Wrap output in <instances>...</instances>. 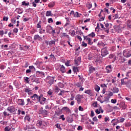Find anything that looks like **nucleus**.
Instances as JSON below:
<instances>
[{
  "label": "nucleus",
  "instance_id": "obj_40",
  "mask_svg": "<svg viewBox=\"0 0 131 131\" xmlns=\"http://www.w3.org/2000/svg\"><path fill=\"white\" fill-rule=\"evenodd\" d=\"M92 106H93V107H94V108H97L98 107V102L96 101V102H94L92 104Z\"/></svg>",
  "mask_w": 131,
  "mask_h": 131
},
{
  "label": "nucleus",
  "instance_id": "obj_42",
  "mask_svg": "<svg viewBox=\"0 0 131 131\" xmlns=\"http://www.w3.org/2000/svg\"><path fill=\"white\" fill-rule=\"evenodd\" d=\"M22 6H29V2L26 3L25 1H24L21 3Z\"/></svg>",
  "mask_w": 131,
  "mask_h": 131
},
{
  "label": "nucleus",
  "instance_id": "obj_23",
  "mask_svg": "<svg viewBox=\"0 0 131 131\" xmlns=\"http://www.w3.org/2000/svg\"><path fill=\"white\" fill-rule=\"evenodd\" d=\"M15 11L18 13V14H22L23 13V10H22V8H16Z\"/></svg>",
  "mask_w": 131,
  "mask_h": 131
},
{
  "label": "nucleus",
  "instance_id": "obj_59",
  "mask_svg": "<svg viewBox=\"0 0 131 131\" xmlns=\"http://www.w3.org/2000/svg\"><path fill=\"white\" fill-rule=\"evenodd\" d=\"M51 23H53V18H52L48 19V23H51Z\"/></svg>",
  "mask_w": 131,
  "mask_h": 131
},
{
  "label": "nucleus",
  "instance_id": "obj_53",
  "mask_svg": "<svg viewBox=\"0 0 131 131\" xmlns=\"http://www.w3.org/2000/svg\"><path fill=\"white\" fill-rule=\"evenodd\" d=\"M93 58V55L92 54H89L88 55V59L91 60H92V58Z\"/></svg>",
  "mask_w": 131,
  "mask_h": 131
},
{
  "label": "nucleus",
  "instance_id": "obj_50",
  "mask_svg": "<svg viewBox=\"0 0 131 131\" xmlns=\"http://www.w3.org/2000/svg\"><path fill=\"white\" fill-rule=\"evenodd\" d=\"M60 91H61V90H60V89H59V88H58V86H56L55 88V92L59 93L60 92Z\"/></svg>",
  "mask_w": 131,
  "mask_h": 131
},
{
  "label": "nucleus",
  "instance_id": "obj_6",
  "mask_svg": "<svg viewBox=\"0 0 131 131\" xmlns=\"http://www.w3.org/2000/svg\"><path fill=\"white\" fill-rule=\"evenodd\" d=\"M123 55L124 57L129 58V57H130L131 56L130 52H129L128 50H125L123 51Z\"/></svg>",
  "mask_w": 131,
  "mask_h": 131
},
{
  "label": "nucleus",
  "instance_id": "obj_37",
  "mask_svg": "<svg viewBox=\"0 0 131 131\" xmlns=\"http://www.w3.org/2000/svg\"><path fill=\"white\" fill-rule=\"evenodd\" d=\"M97 101H99V102H100L101 104H103L104 102H106V100L102 101V98H101V97H100L97 98Z\"/></svg>",
  "mask_w": 131,
  "mask_h": 131
},
{
  "label": "nucleus",
  "instance_id": "obj_56",
  "mask_svg": "<svg viewBox=\"0 0 131 131\" xmlns=\"http://www.w3.org/2000/svg\"><path fill=\"white\" fill-rule=\"evenodd\" d=\"M111 103H113V104H115L117 102L116 99H112L111 101Z\"/></svg>",
  "mask_w": 131,
  "mask_h": 131
},
{
  "label": "nucleus",
  "instance_id": "obj_5",
  "mask_svg": "<svg viewBox=\"0 0 131 131\" xmlns=\"http://www.w3.org/2000/svg\"><path fill=\"white\" fill-rule=\"evenodd\" d=\"M57 69H59V68H60V70L61 73H65V72H66V70H65V67H64V66L63 65L61 66V64H57L56 69H57Z\"/></svg>",
  "mask_w": 131,
  "mask_h": 131
},
{
  "label": "nucleus",
  "instance_id": "obj_12",
  "mask_svg": "<svg viewBox=\"0 0 131 131\" xmlns=\"http://www.w3.org/2000/svg\"><path fill=\"white\" fill-rule=\"evenodd\" d=\"M47 79L49 80L48 83H49V84L52 85L53 83H54V80H55V78L54 77H49L47 78Z\"/></svg>",
  "mask_w": 131,
  "mask_h": 131
},
{
  "label": "nucleus",
  "instance_id": "obj_9",
  "mask_svg": "<svg viewBox=\"0 0 131 131\" xmlns=\"http://www.w3.org/2000/svg\"><path fill=\"white\" fill-rule=\"evenodd\" d=\"M34 40H39V41H42V37L39 36V35H35L34 36Z\"/></svg>",
  "mask_w": 131,
  "mask_h": 131
},
{
  "label": "nucleus",
  "instance_id": "obj_64",
  "mask_svg": "<svg viewBox=\"0 0 131 131\" xmlns=\"http://www.w3.org/2000/svg\"><path fill=\"white\" fill-rule=\"evenodd\" d=\"M93 121H96V122H97L98 118H97V117L95 116L93 118Z\"/></svg>",
  "mask_w": 131,
  "mask_h": 131
},
{
  "label": "nucleus",
  "instance_id": "obj_39",
  "mask_svg": "<svg viewBox=\"0 0 131 131\" xmlns=\"http://www.w3.org/2000/svg\"><path fill=\"white\" fill-rule=\"evenodd\" d=\"M87 39L88 40V45L92 46V45H93V42L92 41V39H91V38H87Z\"/></svg>",
  "mask_w": 131,
  "mask_h": 131
},
{
  "label": "nucleus",
  "instance_id": "obj_45",
  "mask_svg": "<svg viewBox=\"0 0 131 131\" xmlns=\"http://www.w3.org/2000/svg\"><path fill=\"white\" fill-rule=\"evenodd\" d=\"M59 119H62V121H64L65 120V118L64 117V115H61L59 116Z\"/></svg>",
  "mask_w": 131,
  "mask_h": 131
},
{
  "label": "nucleus",
  "instance_id": "obj_36",
  "mask_svg": "<svg viewBox=\"0 0 131 131\" xmlns=\"http://www.w3.org/2000/svg\"><path fill=\"white\" fill-rule=\"evenodd\" d=\"M27 102H28V103L27 104V105H31L32 104V101H31V100L30 99V98H28L27 99Z\"/></svg>",
  "mask_w": 131,
  "mask_h": 131
},
{
  "label": "nucleus",
  "instance_id": "obj_62",
  "mask_svg": "<svg viewBox=\"0 0 131 131\" xmlns=\"http://www.w3.org/2000/svg\"><path fill=\"white\" fill-rule=\"evenodd\" d=\"M79 111H83L84 109L81 106H79L78 108Z\"/></svg>",
  "mask_w": 131,
  "mask_h": 131
},
{
  "label": "nucleus",
  "instance_id": "obj_49",
  "mask_svg": "<svg viewBox=\"0 0 131 131\" xmlns=\"http://www.w3.org/2000/svg\"><path fill=\"white\" fill-rule=\"evenodd\" d=\"M29 68L30 70H35V68H34V66H29Z\"/></svg>",
  "mask_w": 131,
  "mask_h": 131
},
{
  "label": "nucleus",
  "instance_id": "obj_18",
  "mask_svg": "<svg viewBox=\"0 0 131 131\" xmlns=\"http://www.w3.org/2000/svg\"><path fill=\"white\" fill-rule=\"evenodd\" d=\"M95 70H96V68H95L94 67H93V66L89 67L90 74H91V73H93V72H94V71H95Z\"/></svg>",
  "mask_w": 131,
  "mask_h": 131
},
{
  "label": "nucleus",
  "instance_id": "obj_47",
  "mask_svg": "<svg viewBox=\"0 0 131 131\" xmlns=\"http://www.w3.org/2000/svg\"><path fill=\"white\" fill-rule=\"evenodd\" d=\"M55 126H56L57 128H59V129L60 130L62 129V128H61V126H60V124H56Z\"/></svg>",
  "mask_w": 131,
  "mask_h": 131
},
{
  "label": "nucleus",
  "instance_id": "obj_20",
  "mask_svg": "<svg viewBox=\"0 0 131 131\" xmlns=\"http://www.w3.org/2000/svg\"><path fill=\"white\" fill-rule=\"evenodd\" d=\"M63 111H65L67 113H70V109L68 107H63L62 109Z\"/></svg>",
  "mask_w": 131,
  "mask_h": 131
},
{
  "label": "nucleus",
  "instance_id": "obj_51",
  "mask_svg": "<svg viewBox=\"0 0 131 131\" xmlns=\"http://www.w3.org/2000/svg\"><path fill=\"white\" fill-rule=\"evenodd\" d=\"M71 36H74L75 35V31L72 30L71 33Z\"/></svg>",
  "mask_w": 131,
  "mask_h": 131
},
{
  "label": "nucleus",
  "instance_id": "obj_57",
  "mask_svg": "<svg viewBox=\"0 0 131 131\" xmlns=\"http://www.w3.org/2000/svg\"><path fill=\"white\" fill-rule=\"evenodd\" d=\"M109 120H110V119L109 118V117H105L104 118V121L105 122H107V121H109Z\"/></svg>",
  "mask_w": 131,
  "mask_h": 131
},
{
  "label": "nucleus",
  "instance_id": "obj_13",
  "mask_svg": "<svg viewBox=\"0 0 131 131\" xmlns=\"http://www.w3.org/2000/svg\"><path fill=\"white\" fill-rule=\"evenodd\" d=\"M109 59H113V63H114L115 62V60H116V56L115 54H111L108 56Z\"/></svg>",
  "mask_w": 131,
  "mask_h": 131
},
{
  "label": "nucleus",
  "instance_id": "obj_41",
  "mask_svg": "<svg viewBox=\"0 0 131 131\" xmlns=\"http://www.w3.org/2000/svg\"><path fill=\"white\" fill-rule=\"evenodd\" d=\"M41 113L43 115H48V111L46 110H42Z\"/></svg>",
  "mask_w": 131,
  "mask_h": 131
},
{
  "label": "nucleus",
  "instance_id": "obj_29",
  "mask_svg": "<svg viewBox=\"0 0 131 131\" xmlns=\"http://www.w3.org/2000/svg\"><path fill=\"white\" fill-rule=\"evenodd\" d=\"M114 29L115 31H118L119 30H120V27L119 26H114Z\"/></svg>",
  "mask_w": 131,
  "mask_h": 131
},
{
  "label": "nucleus",
  "instance_id": "obj_55",
  "mask_svg": "<svg viewBox=\"0 0 131 131\" xmlns=\"http://www.w3.org/2000/svg\"><path fill=\"white\" fill-rule=\"evenodd\" d=\"M74 16L75 17H80L79 13H78V12H75V13L74 14Z\"/></svg>",
  "mask_w": 131,
  "mask_h": 131
},
{
  "label": "nucleus",
  "instance_id": "obj_26",
  "mask_svg": "<svg viewBox=\"0 0 131 131\" xmlns=\"http://www.w3.org/2000/svg\"><path fill=\"white\" fill-rule=\"evenodd\" d=\"M27 127L28 129H35V127L33 125H27Z\"/></svg>",
  "mask_w": 131,
  "mask_h": 131
},
{
  "label": "nucleus",
  "instance_id": "obj_46",
  "mask_svg": "<svg viewBox=\"0 0 131 131\" xmlns=\"http://www.w3.org/2000/svg\"><path fill=\"white\" fill-rule=\"evenodd\" d=\"M88 36H92V37H94L96 36V34L94 32H92L91 34L88 35Z\"/></svg>",
  "mask_w": 131,
  "mask_h": 131
},
{
  "label": "nucleus",
  "instance_id": "obj_8",
  "mask_svg": "<svg viewBox=\"0 0 131 131\" xmlns=\"http://www.w3.org/2000/svg\"><path fill=\"white\" fill-rule=\"evenodd\" d=\"M16 111V108L13 106H10L7 108V111H9L10 113H13Z\"/></svg>",
  "mask_w": 131,
  "mask_h": 131
},
{
  "label": "nucleus",
  "instance_id": "obj_60",
  "mask_svg": "<svg viewBox=\"0 0 131 131\" xmlns=\"http://www.w3.org/2000/svg\"><path fill=\"white\" fill-rule=\"evenodd\" d=\"M82 46H83V47H87V46H88V44H86V43H85V42H84V41H82Z\"/></svg>",
  "mask_w": 131,
  "mask_h": 131
},
{
  "label": "nucleus",
  "instance_id": "obj_31",
  "mask_svg": "<svg viewBox=\"0 0 131 131\" xmlns=\"http://www.w3.org/2000/svg\"><path fill=\"white\" fill-rule=\"evenodd\" d=\"M73 70L74 72H79V70L77 67H73Z\"/></svg>",
  "mask_w": 131,
  "mask_h": 131
},
{
  "label": "nucleus",
  "instance_id": "obj_48",
  "mask_svg": "<svg viewBox=\"0 0 131 131\" xmlns=\"http://www.w3.org/2000/svg\"><path fill=\"white\" fill-rule=\"evenodd\" d=\"M5 131H10L11 130V127H9V126H6L5 128Z\"/></svg>",
  "mask_w": 131,
  "mask_h": 131
},
{
  "label": "nucleus",
  "instance_id": "obj_61",
  "mask_svg": "<svg viewBox=\"0 0 131 131\" xmlns=\"http://www.w3.org/2000/svg\"><path fill=\"white\" fill-rule=\"evenodd\" d=\"M79 80H81V82H83V81H84V79L82 76L80 77Z\"/></svg>",
  "mask_w": 131,
  "mask_h": 131
},
{
  "label": "nucleus",
  "instance_id": "obj_16",
  "mask_svg": "<svg viewBox=\"0 0 131 131\" xmlns=\"http://www.w3.org/2000/svg\"><path fill=\"white\" fill-rule=\"evenodd\" d=\"M67 121L69 122V123H71L73 121V118L72 116H68L66 119Z\"/></svg>",
  "mask_w": 131,
  "mask_h": 131
},
{
  "label": "nucleus",
  "instance_id": "obj_2",
  "mask_svg": "<svg viewBox=\"0 0 131 131\" xmlns=\"http://www.w3.org/2000/svg\"><path fill=\"white\" fill-rule=\"evenodd\" d=\"M46 32L48 33H52L53 35L56 33L55 30L53 29V27H52L51 26H47L46 28Z\"/></svg>",
  "mask_w": 131,
  "mask_h": 131
},
{
  "label": "nucleus",
  "instance_id": "obj_58",
  "mask_svg": "<svg viewBox=\"0 0 131 131\" xmlns=\"http://www.w3.org/2000/svg\"><path fill=\"white\" fill-rule=\"evenodd\" d=\"M14 33H18V29L15 28L13 30Z\"/></svg>",
  "mask_w": 131,
  "mask_h": 131
},
{
  "label": "nucleus",
  "instance_id": "obj_4",
  "mask_svg": "<svg viewBox=\"0 0 131 131\" xmlns=\"http://www.w3.org/2000/svg\"><path fill=\"white\" fill-rule=\"evenodd\" d=\"M109 54V51L107 50V47H104L101 49V56L106 57V55Z\"/></svg>",
  "mask_w": 131,
  "mask_h": 131
},
{
  "label": "nucleus",
  "instance_id": "obj_11",
  "mask_svg": "<svg viewBox=\"0 0 131 131\" xmlns=\"http://www.w3.org/2000/svg\"><path fill=\"white\" fill-rule=\"evenodd\" d=\"M119 107L120 108H122L123 110H125V109H126V105L125 104V103L124 102H120L119 104Z\"/></svg>",
  "mask_w": 131,
  "mask_h": 131
},
{
  "label": "nucleus",
  "instance_id": "obj_19",
  "mask_svg": "<svg viewBox=\"0 0 131 131\" xmlns=\"http://www.w3.org/2000/svg\"><path fill=\"white\" fill-rule=\"evenodd\" d=\"M81 98H82L81 95H77L76 97V100L77 102H79V103H80V102H81Z\"/></svg>",
  "mask_w": 131,
  "mask_h": 131
},
{
  "label": "nucleus",
  "instance_id": "obj_44",
  "mask_svg": "<svg viewBox=\"0 0 131 131\" xmlns=\"http://www.w3.org/2000/svg\"><path fill=\"white\" fill-rule=\"evenodd\" d=\"M95 90L96 92H99V91H100V86L96 85L95 86Z\"/></svg>",
  "mask_w": 131,
  "mask_h": 131
},
{
  "label": "nucleus",
  "instance_id": "obj_24",
  "mask_svg": "<svg viewBox=\"0 0 131 131\" xmlns=\"http://www.w3.org/2000/svg\"><path fill=\"white\" fill-rule=\"evenodd\" d=\"M85 94H88L89 96H92V95H93V92H92V90H88L85 91Z\"/></svg>",
  "mask_w": 131,
  "mask_h": 131
},
{
  "label": "nucleus",
  "instance_id": "obj_33",
  "mask_svg": "<svg viewBox=\"0 0 131 131\" xmlns=\"http://www.w3.org/2000/svg\"><path fill=\"white\" fill-rule=\"evenodd\" d=\"M24 79L25 80V81H26L27 83H29V81H30V80L29 79V78H28L27 77H25L24 78Z\"/></svg>",
  "mask_w": 131,
  "mask_h": 131
},
{
  "label": "nucleus",
  "instance_id": "obj_14",
  "mask_svg": "<svg viewBox=\"0 0 131 131\" xmlns=\"http://www.w3.org/2000/svg\"><path fill=\"white\" fill-rule=\"evenodd\" d=\"M105 70L106 71L107 73H110L112 71V67L111 65L107 66L105 68Z\"/></svg>",
  "mask_w": 131,
  "mask_h": 131
},
{
  "label": "nucleus",
  "instance_id": "obj_1",
  "mask_svg": "<svg viewBox=\"0 0 131 131\" xmlns=\"http://www.w3.org/2000/svg\"><path fill=\"white\" fill-rule=\"evenodd\" d=\"M34 102H36L37 103H40L41 105H43L46 103V100L47 99L43 97V94H40V95H37V94H35L30 97Z\"/></svg>",
  "mask_w": 131,
  "mask_h": 131
},
{
  "label": "nucleus",
  "instance_id": "obj_28",
  "mask_svg": "<svg viewBox=\"0 0 131 131\" xmlns=\"http://www.w3.org/2000/svg\"><path fill=\"white\" fill-rule=\"evenodd\" d=\"M46 16H47V17H49V16H53V14H52L51 11H47L46 13Z\"/></svg>",
  "mask_w": 131,
  "mask_h": 131
},
{
  "label": "nucleus",
  "instance_id": "obj_35",
  "mask_svg": "<svg viewBox=\"0 0 131 131\" xmlns=\"http://www.w3.org/2000/svg\"><path fill=\"white\" fill-rule=\"evenodd\" d=\"M97 46H99V47H105L106 45H104L103 42H100L98 43Z\"/></svg>",
  "mask_w": 131,
  "mask_h": 131
},
{
  "label": "nucleus",
  "instance_id": "obj_15",
  "mask_svg": "<svg viewBox=\"0 0 131 131\" xmlns=\"http://www.w3.org/2000/svg\"><path fill=\"white\" fill-rule=\"evenodd\" d=\"M80 61H81L80 57H78L76 59H75V65L78 66V65H79V63H80Z\"/></svg>",
  "mask_w": 131,
  "mask_h": 131
},
{
  "label": "nucleus",
  "instance_id": "obj_63",
  "mask_svg": "<svg viewBox=\"0 0 131 131\" xmlns=\"http://www.w3.org/2000/svg\"><path fill=\"white\" fill-rule=\"evenodd\" d=\"M28 66H29V62H26V63L25 65V68H27V67H28Z\"/></svg>",
  "mask_w": 131,
  "mask_h": 131
},
{
  "label": "nucleus",
  "instance_id": "obj_7",
  "mask_svg": "<svg viewBox=\"0 0 131 131\" xmlns=\"http://www.w3.org/2000/svg\"><path fill=\"white\" fill-rule=\"evenodd\" d=\"M18 105H20V106H24L25 105V102H24V99H19L17 101Z\"/></svg>",
  "mask_w": 131,
  "mask_h": 131
},
{
  "label": "nucleus",
  "instance_id": "obj_27",
  "mask_svg": "<svg viewBox=\"0 0 131 131\" xmlns=\"http://www.w3.org/2000/svg\"><path fill=\"white\" fill-rule=\"evenodd\" d=\"M54 6H55L54 2H52L48 4L49 8H53V7H54Z\"/></svg>",
  "mask_w": 131,
  "mask_h": 131
},
{
  "label": "nucleus",
  "instance_id": "obj_54",
  "mask_svg": "<svg viewBox=\"0 0 131 131\" xmlns=\"http://www.w3.org/2000/svg\"><path fill=\"white\" fill-rule=\"evenodd\" d=\"M4 116H10V114L7 113V112H4L3 113Z\"/></svg>",
  "mask_w": 131,
  "mask_h": 131
},
{
  "label": "nucleus",
  "instance_id": "obj_17",
  "mask_svg": "<svg viewBox=\"0 0 131 131\" xmlns=\"http://www.w3.org/2000/svg\"><path fill=\"white\" fill-rule=\"evenodd\" d=\"M24 91L25 93H27L28 95H32V90H31L30 89H27V88H25L24 89Z\"/></svg>",
  "mask_w": 131,
  "mask_h": 131
},
{
  "label": "nucleus",
  "instance_id": "obj_30",
  "mask_svg": "<svg viewBox=\"0 0 131 131\" xmlns=\"http://www.w3.org/2000/svg\"><path fill=\"white\" fill-rule=\"evenodd\" d=\"M86 7H87L88 9L90 10V9H91L92 7H93V5H92V3H89L86 4Z\"/></svg>",
  "mask_w": 131,
  "mask_h": 131
},
{
  "label": "nucleus",
  "instance_id": "obj_52",
  "mask_svg": "<svg viewBox=\"0 0 131 131\" xmlns=\"http://www.w3.org/2000/svg\"><path fill=\"white\" fill-rule=\"evenodd\" d=\"M23 47H24V51H27V50L29 49V47L28 46H24Z\"/></svg>",
  "mask_w": 131,
  "mask_h": 131
},
{
  "label": "nucleus",
  "instance_id": "obj_10",
  "mask_svg": "<svg viewBox=\"0 0 131 131\" xmlns=\"http://www.w3.org/2000/svg\"><path fill=\"white\" fill-rule=\"evenodd\" d=\"M45 122L39 120L37 121V125L39 126L40 128H42L43 126H45Z\"/></svg>",
  "mask_w": 131,
  "mask_h": 131
},
{
  "label": "nucleus",
  "instance_id": "obj_21",
  "mask_svg": "<svg viewBox=\"0 0 131 131\" xmlns=\"http://www.w3.org/2000/svg\"><path fill=\"white\" fill-rule=\"evenodd\" d=\"M111 90L113 91L114 94H116L119 92V89L117 88H113Z\"/></svg>",
  "mask_w": 131,
  "mask_h": 131
},
{
  "label": "nucleus",
  "instance_id": "obj_38",
  "mask_svg": "<svg viewBox=\"0 0 131 131\" xmlns=\"http://www.w3.org/2000/svg\"><path fill=\"white\" fill-rule=\"evenodd\" d=\"M58 86H59V88H63L64 86V84H63L61 82H59L58 83Z\"/></svg>",
  "mask_w": 131,
  "mask_h": 131
},
{
  "label": "nucleus",
  "instance_id": "obj_22",
  "mask_svg": "<svg viewBox=\"0 0 131 131\" xmlns=\"http://www.w3.org/2000/svg\"><path fill=\"white\" fill-rule=\"evenodd\" d=\"M74 85L77 86V88H81L82 86V83L81 82H77L74 84Z\"/></svg>",
  "mask_w": 131,
  "mask_h": 131
},
{
  "label": "nucleus",
  "instance_id": "obj_43",
  "mask_svg": "<svg viewBox=\"0 0 131 131\" xmlns=\"http://www.w3.org/2000/svg\"><path fill=\"white\" fill-rule=\"evenodd\" d=\"M67 37L68 38H70L69 36L67 35V33H62V37Z\"/></svg>",
  "mask_w": 131,
  "mask_h": 131
},
{
  "label": "nucleus",
  "instance_id": "obj_25",
  "mask_svg": "<svg viewBox=\"0 0 131 131\" xmlns=\"http://www.w3.org/2000/svg\"><path fill=\"white\" fill-rule=\"evenodd\" d=\"M56 41H57V39L50 41L49 46H53V45H55V43H56Z\"/></svg>",
  "mask_w": 131,
  "mask_h": 131
},
{
  "label": "nucleus",
  "instance_id": "obj_3",
  "mask_svg": "<svg viewBox=\"0 0 131 131\" xmlns=\"http://www.w3.org/2000/svg\"><path fill=\"white\" fill-rule=\"evenodd\" d=\"M121 83L122 85L125 84L126 85H127V84H130L131 80H127V77L124 78L121 80Z\"/></svg>",
  "mask_w": 131,
  "mask_h": 131
},
{
  "label": "nucleus",
  "instance_id": "obj_32",
  "mask_svg": "<svg viewBox=\"0 0 131 131\" xmlns=\"http://www.w3.org/2000/svg\"><path fill=\"white\" fill-rule=\"evenodd\" d=\"M25 120H27L28 121H30V116L26 115L25 117Z\"/></svg>",
  "mask_w": 131,
  "mask_h": 131
},
{
  "label": "nucleus",
  "instance_id": "obj_34",
  "mask_svg": "<svg viewBox=\"0 0 131 131\" xmlns=\"http://www.w3.org/2000/svg\"><path fill=\"white\" fill-rule=\"evenodd\" d=\"M41 21H39L37 24L36 27L37 28H41Z\"/></svg>",
  "mask_w": 131,
  "mask_h": 131
}]
</instances>
